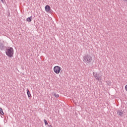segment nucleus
Listing matches in <instances>:
<instances>
[{
  "label": "nucleus",
  "mask_w": 127,
  "mask_h": 127,
  "mask_svg": "<svg viewBox=\"0 0 127 127\" xmlns=\"http://www.w3.org/2000/svg\"><path fill=\"white\" fill-rule=\"evenodd\" d=\"M5 54L8 57L11 58V57H13V54H14V50H13V48L8 47L5 51Z\"/></svg>",
  "instance_id": "1"
},
{
  "label": "nucleus",
  "mask_w": 127,
  "mask_h": 127,
  "mask_svg": "<svg viewBox=\"0 0 127 127\" xmlns=\"http://www.w3.org/2000/svg\"><path fill=\"white\" fill-rule=\"evenodd\" d=\"M125 90L127 91V84L125 86Z\"/></svg>",
  "instance_id": "12"
},
{
  "label": "nucleus",
  "mask_w": 127,
  "mask_h": 127,
  "mask_svg": "<svg viewBox=\"0 0 127 127\" xmlns=\"http://www.w3.org/2000/svg\"><path fill=\"white\" fill-rule=\"evenodd\" d=\"M117 114L119 116H121V117H122V116H123V115H124V113L122 111H118L117 112Z\"/></svg>",
  "instance_id": "6"
},
{
  "label": "nucleus",
  "mask_w": 127,
  "mask_h": 127,
  "mask_svg": "<svg viewBox=\"0 0 127 127\" xmlns=\"http://www.w3.org/2000/svg\"><path fill=\"white\" fill-rule=\"evenodd\" d=\"M50 9H51V8L50 7V6L47 5L45 6V10L47 11V12H49V11H50Z\"/></svg>",
  "instance_id": "5"
},
{
  "label": "nucleus",
  "mask_w": 127,
  "mask_h": 127,
  "mask_svg": "<svg viewBox=\"0 0 127 127\" xmlns=\"http://www.w3.org/2000/svg\"><path fill=\"white\" fill-rule=\"evenodd\" d=\"M83 61L89 64L93 61V58L90 55H87L83 57Z\"/></svg>",
  "instance_id": "2"
},
{
  "label": "nucleus",
  "mask_w": 127,
  "mask_h": 127,
  "mask_svg": "<svg viewBox=\"0 0 127 127\" xmlns=\"http://www.w3.org/2000/svg\"><path fill=\"white\" fill-rule=\"evenodd\" d=\"M124 1H127V0H123Z\"/></svg>",
  "instance_id": "14"
},
{
  "label": "nucleus",
  "mask_w": 127,
  "mask_h": 127,
  "mask_svg": "<svg viewBox=\"0 0 127 127\" xmlns=\"http://www.w3.org/2000/svg\"><path fill=\"white\" fill-rule=\"evenodd\" d=\"M62 68H61V67L59 66H55L54 67V72L56 73V74H60V72H61V69Z\"/></svg>",
  "instance_id": "3"
},
{
  "label": "nucleus",
  "mask_w": 127,
  "mask_h": 127,
  "mask_svg": "<svg viewBox=\"0 0 127 127\" xmlns=\"http://www.w3.org/2000/svg\"><path fill=\"white\" fill-rule=\"evenodd\" d=\"M0 115H4L3 111H2V108H0Z\"/></svg>",
  "instance_id": "9"
},
{
  "label": "nucleus",
  "mask_w": 127,
  "mask_h": 127,
  "mask_svg": "<svg viewBox=\"0 0 127 127\" xmlns=\"http://www.w3.org/2000/svg\"><path fill=\"white\" fill-rule=\"evenodd\" d=\"M53 95L56 97V98H59V94H57L55 93H53Z\"/></svg>",
  "instance_id": "10"
},
{
  "label": "nucleus",
  "mask_w": 127,
  "mask_h": 127,
  "mask_svg": "<svg viewBox=\"0 0 127 127\" xmlns=\"http://www.w3.org/2000/svg\"><path fill=\"white\" fill-rule=\"evenodd\" d=\"M31 20H32V16L28 17L27 18V21H28V22H31Z\"/></svg>",
  "instance_id": "7"
},
{
  "label": "nucleus",
  "mask_w": 127,
  "mask_h": 127,
  "mask_svg": "<svg viewBox=\"0 0 127 127\" xmlns=\"http://www.w3.org/2000/svg\"><path fill=\"white\" fill-rule=\"evenodd\" d=\"M93 76L98 81H102V76H99L97 73H93Z\"/></svg>",
  "instance_id": "4"
},
{
  "label": "nucleus",
  "mask_w": 127,
  "mask_h": 127,
  "mask_svg": "<svg viewBox=\"0 0 127 127\" xmlns=\"http://www.w3.org/2000/svg\"><path fill=\"white\" fill-rule=\"evenodd\" d=\"M27 94L28 95V98H30V97H31V94L30 93V91H29V90L28 89H27Z\"/></svg>",
  "instance_id": "8"
},
{
  "label": "nucleus",
  "mask_w": 127,
  "mask_h": 127,
  "mask_svg": "<svg viewBox=\"0 0 127 127\" xmlns=\"http://www.w3.org/2000/svg\"><path fill=\"white\" fill-rule=\"evenodd\" d=\"M44 122L45 125H48V122H47V121H46V120L44 119Z\"/></svg>",
  "instance_id": "11"
},
{
  "label": "nucleus",
  "mask_w": 127,
  "mask_h": 127,
  "mask_svg": "<svg viewBox=\"0 0 127 127\" xmlns=\"http://www.w3.org/2000/svg\"><path fill=\"white\" fill-rule=\"evenodd\" d=\"M48 127H52V126H51V125H48Z\"/></svg>",
  "instance_id": "13"
}]
</instances>
